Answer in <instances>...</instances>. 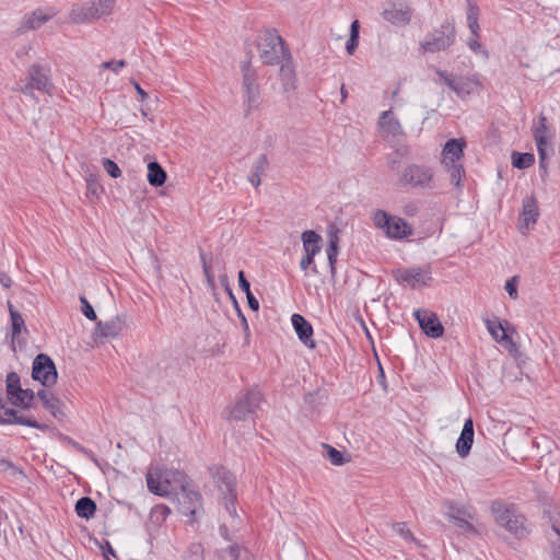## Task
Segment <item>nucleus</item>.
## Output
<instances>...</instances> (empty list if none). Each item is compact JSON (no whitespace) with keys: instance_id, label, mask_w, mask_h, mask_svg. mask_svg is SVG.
<instances>
[{"instance_id":"nucleus-1","label":"nucleus","mask_w":560,"mask_h":560,"mask_svg":"<svg viewBox=\"0 0 560 560\" xmlns=\"http://www.w3.org/2000/svg\"><path fill=\"white\" fill-rule=\"evenodd\" d=\"M211 471L215 486L221 493V500L223 501L225 511L231 517L230 527L232 530H236L241 523L234 506L236 499V478L224 467H214Z\"/></svg>"},{"instance_id":"nucleus-2","label":"nucleus","mask_w":560,"mask_h":560,"mask_svg":"<svg viewBox=\"0 0 560 560\" xmlns=\"http://www.w3.org/2000/svg\"><path fill=\"white\" fill-rule=\"evenodd\" d=\"M399 184L418 190H433L439 187L434 170L429 165L416 163L407 165L401 171Z\"/></svg>"},{"instance_id":"nucleus-3","label":"nucleus","mask_w":560,"mask_h":560,"mask_svg":"<svg viewBox=\"0 0 560 560\" xmlns=\"http://www.w3.org/2000/svg\"><path fill=\"white\" fill-rule=\"evenodd\" d=\"M242 70V89H243V108L244 116L248 117L255 110H259L262 104L260 86L258 83V74L252 68L250 61H245L241 66Z\"/></svg>"},{"instance_id":"nucleus-4","label":"nucleus","mask_w":560,"mask_h":560,"mask_svg":"<svg viewBox=\"0 0 560 560\" xmlns=\"http://www.w3.org/2000/svg\"><path fill=\"white\" fill-rule=\"evenodd\" d=\"M259 57L266 65H278L283 58L290 57L283 39L276 31H266L258 44Z\"/></svg>"},{"instance_id":"nucleus-5","label":"nucleus","mask_w":560,"mask_h":560,"mask_svg":"<svg viewBox=\"0 0 560 560\" xmlns=\"http://www.w3.org/2000/svg\"><path fill=\"white\" fill-rule=\"evenodd\" d=\"M456 39L455 25L451 21H445L441 26L427 34L420 43V48L424 52H439L450 48Z\"/></svg>"},{"instance_id":"nucleus-6","label":"nucleus","mask_w":560,"mask_h":560,"mask_svg":"<svg viewBox=\"0 0 560 560\" xmlns=\"http://www.w3.org/2000/svg\"><path fill=\"white\" fill-rule=\"evenodd\" d=\"M373 224L390 238L401 240L412 234L411 225L404 219L390 215L384 210H376L372 215Z\"/></svg>"},{"instance_id":"nucleus-7","label":"nucleus","mask_w":560,"mask_h":560,"mask_svg":"<svg viewBox=\"0 0 560 560\" xmlns=\"http://www.w3.org/2000/svg\"><path fill=\"white\" fill-rule=\"evenodd\" d=\"M50 69L39 63L32 65L27 70L28 82L20 86L18 90L26 95L34 96V91L37 90L44 93H50L52 83L50 80Z\"/></svg>"},{"instance_id":"nucleus-8","label":"nucleus","mask_w":560,"mask_h":560,"mask_svg":"<svg viewBox=\"0 0 560 560\" xmlns=\"http://www.w3.org/2000/svg\"><path fill=\"white\" fill-rule=\"evenodd\" d=\"M116 0H93L91 4L74 7L70 19L75 24L85 23L112 14Z\"/></svg>"},{"instance_id":"nucleus-9","label":"nucleus","mask_w":560,"mask_h":560,"mask_svg":"<svg viewBox=\"0 0 560 560\" xmlns=\"http://www.w3.org/2000/svg\"><path fill=\"white\" fill-rule=\"evenodd\" d=\"M491 511L500 526L506 528L510 533L517 537L525 535L526 528L524 526L523 516L516 514L513 508H509L501 502H493L491 505Z\"/></svg>"},{"instance_id":"nucleus-10","label":"nucleus","mask_w":560,"mask_h":560,"mask_svg":"<svg viewBox=\"0 0 560 560\" xmlns=\"http://www.w3.org/2000/svg\"><path fill=\"white\" fill-rule=\"evenodd\" d=\"M262 394L259 389H248L231 408L228 420L244 421L254 415L260 407Z\"/></svg>"},{"instance_id":"nucleus-11","label":"nucleus","mask_w":560,"mask_h":560,"mask_svg":"<svg viewBox=\"0 0 560 560\" xmlns=\"http://www.w3.org/2000/svg\"><path fill=\"white\" fill-rule=\"evenodd\" d=\"M32 377L42 383L43 386L50 387L56 384L58 378L57 369L52 359L44 353L35 357L32 366Z\"/></svg>"},{"instance_id":"nucleus-12","label":"nucleus","mask_w":560,"mask_h":560,"mask_svg":"<svg viewBox=\"0 0 560 560\" xmlns=\"http://www.w3.org/2000/svg\"><path fill=\"white\" fill-rule=\"evenodd\" d=\"M393 275L399 284H406L412 289L427 287L432 281L430 267L397 269L393 271Z\"/></svg>"},{"instance_id":"nucleus-13","label":"nucleus","mask_w":560,"mask_h":560,"mask_svg":"<svg viewBox=\"0 0 560 560\" xmlns=\"http://www.w3.org/2000/svg\"><path fill=\"white\" fill-rule=\"evenodd\" d=\"M177 499L178 511L185 516L194 517L201 508V495L192 489L188 481L180 486L179 491L174 494Z\"/></svg>"},{"instance_id":"nucleus-14","label":"nucleus","mask_w":560,"mask_h":560,"mask_svg":"<svg viewBox=\"0 0 560 560\" xmlns=\"http://www.w3.org/2000/svg\"><path fill=\"white\" fill-rule=\"evenodd\" d=\"M378 128L382 137L389 142H399L405 136L402 126L394 117L392 109L385 110L380 115Z\"/></svg>"},{"instance_id":"nucleus-15","label":"nucleus","mask_w":560,"mask_h":560,"mask_svg":"<svg viewBox=\"0 0 560 560\" xmlns=\"http://www.w3.org/2000/svg\"><path fill=\"white\" fill-rule=\"evenodd\" d=\"M415 318L428 337L440 338L443 336L444 328L435 313L420 308L415 312Z\"/></svg>"},{"instance_id":"nucleus-16","label":"nucleus","mask_w":560,"mask_h":560,"mask_svg":"<svg viewBox=\"0 0 560 560\" xmlns=\"http://www.w3.org/2000/svg\"><path fill=\"white\" fill-rule=\"evenodd\" d=\"M539 210L537 200L533 196H527L523 199L522 222L520 224V232L526 234L537 222Z\"/></svg>"},{"instance_id":"nucleus-17","label":"nucleus","mask_w":560,"mask_h":560,"mask_svg":"<svg viewBox=\"0 0 560 560\" xmlns=\"http://www.w3.org/2000/svg\"><path fill=\"white\" fill-rule=\"evenodd\" d=\"M126 328V315H117L110 320L103 323L98 322L95 327L94 335L97 338H115L122 332Z\"/></svg>"},{"instance_id":"nucleus-18","label":"nucleus","mask_w":560,"mask_h":560,"mask_svg":"<svg viewBox=\"0 0 560 560\" xmlns=\"http://www.w3.org/2000/svg\"><path fill=\"white\" fill-rule=\"evenodd\" d=\"M0 424H21L39 430L48 429L46 424L39 423L33 418L19 415V412L12 408L4 409L3 416L0 415Z\"/></svg>"},{"instance_id":"nucleus-19","label":"nucleus","mask_w":560,"mask_h":560,"mask_svg":"<svg viewBox=\"0 0 560 560\" xmlns=\"http://www.w3.org/2000/svg\"><path fill=\"white\" fill-rule=\"evenodd\" d=\"M293 328L299 339L308 348H315V341L313 340V327L312 325L300 314H293L291 317Z\"/></svg>"},{"instance_id":"nucleus-20","label":"nucleus","mask_w":560,"mask_h":560,"mask_svg":"<svg viewBox=\"0 0 560 560\" xmlns=\"http://www.w3.org/2000/svg\"><path fill=\"white\" fill-rule=\"evenodd\" d=\"M474 443V422L471 418H468L462 429L460 435L456 442V451L458 455L464 458L466 457Z\"/></svg>"},{"instance_id":"nucleus-21","label":"nucleus","mask_w":560,"mask_h":560,"mask_svg":"<svg viewBox=\"0 0 560 560\" xmlns=\"http://www.w3.org/2000/svg\"><path fill=\"white\" fill-rule=\"evenodd\" d=\"M382 16L392 24L407 25L411 20V9L408 5L392 4L382 12Z\"/></svg>"},{"instance_id":"nucleus-22","label":"nucleus","mask_w":560,"mask_h":560,"mask_svg":"<svg viewBox=\"0 0 560 560\" xmlns=\"http://www.w3.org/2000/svg\"><path fill=\"white\" fill-rule=\"evenodd\" d=\"M161 477L165 485V490H167V497L175 494L179 491L180 486H184L187 482L185 475L178 470H161Z\"/></svg>"},{"instance_id":"nucleus-23","label":"nucleus","mask_w":560,"mask_h":560,"mask_svg":"<svg viewBox=\"0 0 560 560\" xmlns=\"http://www.w3.org/2000/svg\"><path fill=\"white\" fill-rule=\"evenodd\" d=\"M465 147L466 141L463 138L450 139L445 143L442 152L444 164L448 163L447 160H450L451 164L456 163L463 156V151Z\"/></svg>"},{"instance_id":"nucleus-24","label":"nucleus","mask_w":560,"mask_h":560,"mask_svg":"<svg viewBox=\"0 0 560 560\" xmlns=\"http://www.w3.org/2000/svg\"><path fill=\"white\" fill-rule=\"evenodd\" d=\"M479 86L480 83L475 77L459 75L456 77L452 91L455 92L457 96L465 97L466 95L475 92Z\"/></svg>"},{"instance_id":"nucleus-25","label":"nucleus","mask_w":560,"mask_h":560,"mask_svg":"<svg viewBox=\"0 0 560 560\" xmlns=\"http://www.w3.org/2000/svg\"><path fill=\"white\" fill-rule=\"evenodd\" d=\"M51 16L52 14H47L43 10H35L33 13L24 16L20 31L26 32L36 30L46 23Z\"/></svg>"},{"instance_id":"nucleus-26","label":"nucleus","mask_w":560,"mask_h":560,"mask_svg":"<svg viewBox=\"0 0 560 560\" xmlns=\"http://www.w3.org/2000/svg\"><path fill=\"white\" fill-rule=\"evenodd\" d=\"M269 165V161L266 154H260L252 166L250 174L248 176L249 183L256 188L261 184V175L265 174L267 167Z\"/></svg>"},{"instance_id":"nucleus-27","label":"nucleus","mask_w":560,"mask_h":560,"mask_svg":"<svg viewBox=\"0 0 560 560\" xmlns=\"http://www.w3.org/2000/svg\"><path fill=\"white\" fill-rule=\"evenodd\" d=\"M145 479L150 492L160 497H167V490H165V485L162 481L161 470L148 471Z\"/></svg>"},{"instance_id":"nucleus-28","label":"nucleus","mask_w":560,"mask_h":560,"mask_svg":"<svg viewBox=\"0 0 560 560\" xmlns=\"http://www.w3.org/2000/svg\"><path fill=\"white\" fill-rule=\"evenodd\" d=\"M166 177V172L156 161L150 162L148 164L147 178L150 185L160 187L165 183Z\"/></svg>"},{"instance_id":"nucleus-29","label":"nucleus","mask_w":560,"mask_h":560,"mask_svg":"<svg viewBox=\"0 0 560 560\" xmlns=\"http://www.w3.org/2000/svg\"><path fill=\"white\" fill-rule=\"evenodd\" d=\"M467 25L474 35V37H479L480 26L478 23L479 20V8L471 0H467Z\"/></svg>"},{"instance_id":"nucleus-30","label":"nucleus","mask_w":560,"mask_h":560,"mask_svg":"<svg viewBox=\"0 0 560 560\" xmlns=\"http://www.w3.org/2000/svg\"><path fill=\"white\" fill-rule=\"evenodd\" d=\"M219 556L222 559L229 557L230 560H249L248 551L237 542H233L229 545L228 548L221 549Z\"/></svg>"},{"instance_id":"nucleus-31","label":"nucleus","mask_w":560,"mask_h":560,"mask_svg":"<svg viewBox=\"0 0 560 560\" xmlns=\"http://www.w3.org/2000/svg\"><path fill=\"white\" fill-rule=\"evenodd\" d=\"M96 512L95 502L89 497L80 498L75 503V513L78 516L90 520Z\"/></svg>"},{"instance_id":"nucleus-32","label":"nucleus","mask_w":560,"mask_h":560,"mask_svg":"<svg viewBox=\"0 0 560 560\" xmlns=\"http://www.w3.org/2000/svg\"><path fill=\"white\" fill-rule=\"evenodd\" d=\"M282 60H285V62L281 65L280 78L284 90H289L294 86L295 72L291 62V56L283 58Z\"/></svg>"},{"instance_id":"nucleus-33","label":"nucleus","mask_w":560,"mask_h":560,"mask_svg":"<svg viewBox=\"0 0 560 560\" xmlns=\"http://www.w3.org/2000/svg\"><path fill=\"white\" fill-rule=\"evenodd\" d=\"M303 248L306 254H310V250L314 249V255L319 253L320 246L318 242L320 241V236L314 231H305L302 233Z\"/></svg>"},{"instance_id":"nucleus-34","label":"nucleus","mask_w":560,"mask_h":560,"mask_svg":"<svg viewBox=\"0 0 560 560\" xmlns=\"http://www.w3.org/2000/svg\"><path fill=\"white\" fill-rule=\"evenodd\" d=\"M34 399L35 393L32 389L22 388L21 392L13 397L11 404L16 407L28 409L32 407Z\"/></svg>"},{"instance_id":"nucleus-35","label":"nucleus","mask_w":560,"mask_h":560,"mask_svg":"<svg viewBox=\"0 0 560 560\" xmlns=\"http://www.w3.org/2000/svg\"><path fill=\"white\" fill-rule=\"evenodd\" d=\"M535 162V155L533 153H512V165L518 170H525L532 166Z\"/></svg>"},{"instance_id":"nucleus-36","label":"nucleus","mask_w":560,"mask_h":560,"mask_svg":"<svg viewBox=\"0 0 560 560\" xmlns=\"http://www.w3.org/2000/svg\"><path fill=\"white\" fill-rule=\"evenodd\" d=\"M7 393L10 401L13 399V397L19 394L22 389L21 383H20V376L16 372H10L7 375Z\"/></svg>"},{"instance_id":"nucleus-37","label":"nucleus","mask_w":560,"mask_h":560,"mask_svg":"<svg viewBox=\"0 0 560 560\" xmlns=\"http://www.w3.org/2000/svg\"><path fill=\"white\" fill-rule=\"evenodd\" d=\"M445 166H446L447 172L450 174L451 183L454 186L459 187L462 178L465 175V170H464L463 165L462 164H457V163H454V164L446 163Z\"/></svg>"},{"instance_id":"nucleus-38","label":"nucleus","mask_w":560,"mask_h":560,"mask_svg":"<svg viewBox=\"0 0 560 560\" xmlns=\"http://www.w3.org/2000/svg\"><path fill=\"white\" fill-rule=\"evenodd\" d=\"M324 450L326 451V457L329 459V462L335 466H341L349 462V459L345 458L343 454L338 451L337 448L328 445L323 444Z\"/></svg>"},{"instance_id":"nucleus-39","label":"nucleus","mask_w":560,"mask_h":560,"mask_svg":"<svg viewBox=\"0 0 560 560\" xmlns=\"http://www.w3.org/2000/svg\"><path fill=\"white\" fill-rule=\"evenodd\" d=\"M486 327L488 332L491 335V337L497 341L500 342V336L499 330L503 332L505 330L506 332L510 330V328H504L499 318L494 317V319H486L485 320Z\"/></svg>"},{"instance_id":"nucleus-40","label":"nucleus","mask_w":560,"mask_h":560,"mask_svg":"<svg viewBox=\"0 0 560 560\" xmlns=\"http://www.w3.org/2000/svg\"><path fill=\"white\" fill-rule=\"evenodd\" d=\"M546 121H547L546 117L541 114L539 116V121L534 127V131H533L535 142H541V141H546L547 139H549Z\"/></svg>"},{"instance_id":"nucleus-41","label":"nucleus","mask_w":560,"mask_h":560,"mask_svg":"<svg viewBox=\"0 0 560 560\" xmlns=\"http://www.w3.org/2000/svg\"><path fill=\"white\" fill-rule=\"evenodd\" d=\"M184 560H203V547L199 542L190 544L183 557Z\"/></svg>"},{"instance_id":"nucleus-42","label":"nucleus","mask_w":560,"mask_h":560,"mask_svg":"<svg viewBox=\"0 0 560 560\" xmlns=\"http://www.w3.org/2000/svg\"><path fill=\"white\" fill-rule=\"evenodd\" d=\"M44 407L52 415V417L57 419H61L62 417H65V412L62 410V402L54 395L48 401H46Z\"/></svg>"},{"instance_id":"nucleus-43","label":"nucleus","mask_w":560,"mask_h":560,"mask_svg":"<svg viewBox=\"0 0 560 560\" xmlns=\"http://www.w3.org/2000/svg\"><path fill=\"white\" fill-rule=\"evenodd\" d=\"M11 329L12 338H16L25 328V323L22 315L19 312H11Z\"/></svg>"},{"instance_id":"nucleus-44","label":"nucleus","mask_w":560,"mask_h":560,"mask_svg":"<svg viewBox=\"0 0 560 560\" xmlns=\"http://www.w3.org/2000/svg\"><path fill=\"white\" fill-rule=\"evenodd\" d=\"M462 514H464V512L460 510V509H457V508H453L451 506L450 508V512H448V517L454 520L456 522V524L462 527V528H469L471 529L472 528V525L469 524L463 516Z\"/></svg>"},{"instance_id":"nucleus-45","label":"nucleus","mask_w":560,"mask_h":560,"mask_svg":"<svg viewBox=\"0 0 560 560\" xmlns=\"http://www.w3.org/2000/svg\"><path fill=\"white\" fill-rule=\"evenodd\" d=\"M434 72L439 77V79L435 80V82L444 83L451 90L453 89L454 83H455V79H456V77L454 74L448 73L447 71H444V70H441V69H438V68L434 69Z\"/></svg>"},{"instance_id":"nucleus-46","label":"nucleus","mask_w":560,"mask_h":560,"mask_svg":"<svg viewBox=\"0 0 560 560\" xmlns=\"http://www.w3.org/2000/svg\"><path fill=\"white\" fill-rule=\"evenodd\" d=\"M104 170L108 173V175L113 178H118L121 175V171L119 166L110 159H103L102 161Z\"/></svg>"},{"instance_id":"nucleus-47","label":"nucleus","mask_w":560,"mask_h":560,"mask_svg":"<svg viewBox=\"0 0 560 560\" xmlns=\"http://www.w3.org/2000/svg\"><path fill=\"white\" fill-rule=\"evenodd\" d=\"M200 259H201V264H202L203 273L207 278V284L210 289L213 290L215 288L214 276L212 275V272L210 270V266H209L206 255L203 253L200 254Z\"/></svg>"},{"instance_id":"nucleus-48","label":"nucleus","mask_w":560,"mask_h":560,"mask_svg":"<svg viewBox=\"0 0 560 560\" xmlns=\"http://www.w3.org/2000/svg\"><path fill=\"white\" fill-rule=\"evenodd\" d=\"M80 302H81V312L84 314V316L86 318H89L90 320H96V318H97L96 313H95L93 306L86 300V298L81 295Z\"/></svg>"},{"instance_id":"nucleus-49","label":"nucleus","mask_w":560,"mask_h":560,"mask_svg":"<svg viewBox=\"0 0 560 560\" xmlns=\"http://www.w3.org/2000/svg\"><path fill=\"white\" fill-rule=\"evenodd\" d=\"M538 155L540 160H547L550 153H552V148L550 145L549 139L541 142H536Z\"/></svg>"},{"instance_id":"nucleus-50","label":"nucleus","mask_w":560,"mask_h":560,"mask_svg":"<svg viewBox=\"0 0 560 560\" xmlns=\"http://www.w3.org/2000/svg\"><path fill=\"white\" fill-rule=\"evenodd\" d=\"M500 339V342L503 343V346L510 353L517 351V345L512 340V338L508 335L505 330L501 332Z\"/></svg>"},{"instance_id":"nucleus-51","label":"nucleus","mask_w":560,"mask_h":560,"mask_svg":"<svg viewBox=\"0 0 560 560\" xmlns=\"http://www.w3.org/2000/svg\"><path fill=\"white\" fill-rule=\"evenodd\" d=\"M327 258L330 267L331 276H335L336 272V262H337V256H338V249H335L334 246H328L326 249Z\"/></svg>"},{"instance_id":"nucleus-52","label":"nucleus","mask_w":560,"mask_h":560,"mask_svg":"<svg viewBox=\"0 0 560 560\" xmlns=\"http://www.w3.org/2000/svg\"><path fill=\"white\" fill-rule=\"evenodd\" d=\"M86 189L89 194L97 195L100 190H102V187L94 175H90V177L86 178Z\"/></svg>"},{"instance_id":"nucleus-53","label":"nucleus","mask_w":560,"mask_h":560,"mask_svg":"<svg viewBox=\"0 0 560 560\" xmlns=\"http://www.w3.org/2000/svg\"><path fill=\"white\" fill-rule=\"evenodd\" d=\"M394 530L401 536L404 539L409 540L413 539L410 529L407 527L406 523H396L394 524Z\"/></svg>"},{"instance_id":"nucleus-54","label":"nucleus","mask_w":560,"mask_h":560,"mask_svg":"<svg viewBox=\"0 0 560 560\" xmlns=\"http://www.w3.org/2000/svg\"><path fill=\"white\" fill-rule=\"evenodd\" d=\"M314 249L310 250V254L305 253V255L300 261L301 269L306 271L314 264Z\"/></svg>"},{"instance_id":"nucleus-55","label":"nucleus","mask_w":560,"mask_h":560,"mask_svg":"<svg viewBox=\"0 0 560 560\" xmlns=\"http://www.w3.org/2000/svg\"><path fill=\"white\" fill-rule=\"evenodd\" d=\"M338 229L335 226H330L328 232V246H334L335 249H338L339 244V236H338Z\"/></svg>"},{"instance_id":"nucleus-56","label":"nucleus","mask_w":560,"mask_h":560,"mask_svg":"<svg viewBox=\"0 0 560 560\" xmlns=\"http://www.w3.org/2000/svg\"><path fill=\"white\" fill-rule=\"evenodd\" d=\"M125 66H126L125 60H118V61L109 60V61H105L101 65L102 68L113 70L114 72H117L118 69L124 68Z\"/></svg>"},{"instance_id":"nucleus-57","label":"nucleus","mask_w":560,"mask_h":560,"mask_svg":"<svg viewBox=\"0 0 560 560\" xmlns=\"http://www.w3.org/2000/svg\"><path fill=\"white\" fill-rule=\"evenodd\" d=\"M504 288H505L506 292L509 293V295L512 299H516L517 298L516 278L515 277H513L512 279L508 280Z\"/></svg>"},{"instance_id":"nucleus-58","label":"nucleus","mask_w":560,"mask_h":560,"mask_svg":"<svg viewBox=\"0 0 560 560\" xmlns=\"http://www.w3.org/2000/svg\"><path fill=\"white\" fill-rule=\"evenodd\" d=\"M238 285L243 292H245V293L250 292V284H249L248 280L246 279L243 270L238 271Z\"/></svg>"},{"instance_id":"nucleus-59","label":"nucleus","mask_w":560,"mask_h":560,"mask_svg":"<svg viewBox=\"0 0 560 560\" xmlns=\"http://www.w3.org/2000/svg\"><path fill=\"white\" fill-rule=\"evenodd\" d=\"M358 45H359V38L350 36L349 39L346 43V50H347V52L349 55H353V52L355 51Z\"/></svg>"},{"instance_id":"nucleus-60","label":"nucleus","mask_w":560,"mask_h":560,"mask_svg":"<svg viewBox=\"0 0 560 560\" xmlns=\"http://www.w3.org/2000/svg\"><path fill=\"white\" fill-rule=\"evenodd\" d=\"M245 294H246V299H247V303H248L249 308L253 310L254 312H257L259 310V302H258V300L254 296L252 291L247 292Z\"/></svg>"},{"instance_id":"nucleus-61","label":"nucleus","mask_w":560,"mask_h":560,"mask_svg":"<svg viewBox=\"0 0 560 560\" xmlns=\"http://www.w3.org/2000/svg\"><path fill=\"white\" fill-rule=\"evenodd\" d=\"M418 206L415 202H408L407 205H405L402 212L407 217H413L418 213Z\"/></svg>"},{"instance_id":"nucleus-62","label":"nucleus","mask_w":560,"mask_h":560,"mask_svg":"<svg viewBox=\"0 0 560 560\" xmlns=\"http://www.w3.org/2000/svg\"><path fill=\"white\" fill-rule=\"evenodd\" d=\"M0 284L7 289L11 287L12 280L7 272L0 271Z\"/></svg>"},{"instance_id":"nucleus-63","label":"nucleus","mask_w":560,"mask_h":560,"mask_svg":"<svg viewBox=\"0 0 560 560\" xmlns=\"http://www.w3.org/2000/svg\"><path fill=\"white\" fill-rule=\"evenodd\" d=\"M36 396L42 400L43 405H45L46 401H48L51 398L52 394L46 389H40L37 392V394H35V397Z\"/></svg>"},{"instance_id":"nucleus-64","label":"nucleus","mask_w":560,"mask_h":560,"mask_svg":"<svg viewBox=\"0 0 560 560\" xmlns=\"http://www.w3.org/2000/svg\"><path fill=\"white\" fill-rule=\"evenodd\" d=\"M220 534L225 540L233 542V537L229 534V526L225 523L220 526Z\"/></svg>"}]
</instances>
